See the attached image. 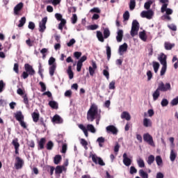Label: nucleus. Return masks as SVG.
Returning <instances> with one entry per match:
<instances>
[{
	"mask_svg": "<svg viewBox=\"0 0 178 178\" xmlns=\"http://www.w3.org/2000/svg\"><path fill=\"white\" fill-rule=\"evenodd\" d=\"M24 69L26 72H23L22 74V77H23V79H26L29 77V75L34 76V74H35V70H34L33 66L30 65V64H25Z\"/></svg>",
	"mask_w": 178,
	"mask_h": 178,
	"instance_id": "nucleus-1",
	"label": "nucleus"
},
{
	"mask_svg": "<svg viewBox=\"0 0 178 178\" xmlns=\"http://www.w3.org/2000/svg\"><path fill=\"white\" fill-rule=\"evenodd\" d=\"M56 59L54 57H51L49 59V72L50 76L52 77L54 74H55V71L56 70V63H55Z\"/></svg>",
	"mask_w": 178,
	"mask_h": 178,
	"instance_id": "nucleus-2",
	"label": "nucleus"
},
{
	"mask_svg": "<svg viewBox=\"0 0 178 178\" xmlns=\"http://www.w3.org/2000/svg\"><path fill=\"white\" fill-rule=\"evenodd\" d=\"M138 30H140V23L137 19H135L132 22V26L131 30V37H134L138 34Z\"/></svg>",
	"mask_w": 178,
	"mask_h": 178,
	"instance_id": "nucleus-3",
	"label": "nucleus"
},
{
	"mask_svg": "<svg viewBox=\"0 0 178 178\" xmlns=\"http://www.w3.org/2000/svg\"><path fill=\"white\" fill-rule=\"evenodd\" d=\"M90 157L92 158V162L95 163V165H99L100 166H105V162L101 157H99L95 154L90 153Z\"/></svg>",
	"mask_w": 178,
	"mask_h": 178,
	"instance_id": "nucleus-4",
	"label": "nucleus"
},
{
	"mask_svg": "<svg viewBox=\"0 0 178 178\" xmlns=\"http://www.w3.org/2000/svg\"><path fill=\"white\" fill-rule=\"evenodd\" d=\"M157 89L162 92H166V91H170V90H172V88L170 83H166L165 84L163 83V82H161L159 83Z\"/></svg>",
	"mask_w": 178,
	"mask_h": 178,
	"instance_id": "nucleus-5",
	"label": "nucleus"
},
{
	"mask_svg": "<svg viewBox=\"0 0 178 178\" xmlns=\"http://www.w3.org/2000/svg\"><path fill=\"white\" fill-rule=\"evenodd\" d=\"M106 131L108 134H113V136H118L119 130L116 127L113 125H108L106 127Z\"/></svg>",
	"mask_w": 178,
	"mask_h": 178,
	"instance_id": "nucleus-6",
	"label": "nucleus"
},
{
	"mask_svg": "<svg viewBox=\"0 0 178 178\" xmlns=\"http://www.w3.org/2000/svg\"><path fill=\"white\" fill-rule=\"evenodd\" d=\"M143 140L145 141V143H147L149 145H151L152 147H155V143H154V139L152 138V136L147 133L143 135Z\"/></svg>",
	"mask_w": 178,
	"mask_h": 178,
	"instance_id": "nucleus-7",
	"label": "nucleus"
},
{
	"mask_svg": "<svg viewBox=\"0 0 178 178\" xmlns=\"http://www.w3.org/2000/svg\"><path fill=\"white\" fill-rule=\"evenodd\" d=\"M48 20V17H44V18L42 19V21L39 23V31L40 33H44L47 29V22Z\"/></svg>",
	"mask_w": 178,
	"mask_h": 178,
	"instance_id": "nucleus-8",
	"label": "nucleus"
},
{
	"mask_svg": "<svg viewBox=\"0 0 178 178\" xmlns=\"http://www.w3.org/2000/svg\"><path fill=\"white\" fill-rule=\"evenodd\" d=\"M140 16L141 17H146V19L150 20V19H152V17L154 16V11L152 10L143 11L140 14Z\"/></svg>",
	"mask_w": 178,
	"mask_h": 178,
	"instance_id": "nucleus-9",
	"label": "nucleus"
},
{
	"mask_svg": "<svg viewBox=\"0 0 178 178\" xmlns=\"http://www.w3.org/2000/svg\"><path fill=\"white\" fill-rule=\"evenodd\" d=\"M15 168L17 170L22 169L23 168V163H24V161H23V159H22L20 157L17 156L15 158Z\"/></svg>",
	"mask_w": 178,
	"mask_h": 178,
	"instance_id": "nucleus-10",
	"label": "nucleus"
},
{
	"mask_svg": "<svg viewBox=\"0 0 178 178\" xmlns=\"http://www.w3.org/2000/svg\"><path fill=\"white\" fill-rule=\"evenodd\" d=\"M98 118V112H88L87 119L89 122H94Z\"/></svg>",
	"mask_w": 178,
	"mask_h": 178,
	"instance_id": "nucleus-11",
	"label": "nucleus"
},
{
	"mask_svg": "<svg viewBox=\"0 0 178 178\" xmlns=\"http://www.w3.org/2000/svg\"><path fill=\"white\" fill-rule=\"evenodd\" d=\"M123 163L125 166H130V165H131V159H130V158L127 157V153H124L123 154Z\"/></svg>",
	"mask_w": 178,
	"mask_h": 178,
	"instance_id": "nucleus-12",
	"label": "nucleus"
},
{
	"mask_svg": "<svg viewBox=\"0 0 178 178\" xmlns=\"http://www.w3.org/2000/svg\"><path fill=\"white\" fill-rule=\"evenodd\" d=\"M51 121L53 123H56V124H62V123H63V119L58 115H55Z\"/></svg>",
	"mask_w": 178,
	"mask_h": 178,
	"instance_id": "nucleus-13",
	"label": "nucleus"
},
{
	"mask_svg": "<svg viewBox=\"0 0 178 178\" xmlns=\"http://www.w3.org/2000/svg\"><path fill=\"white\" fill-rule=\"evenodd\" d=\"M166 55H165L163 53H162L160 56L159 57V60L161 63V65H168V63H166L167 59Z\"/></svg>",
	"mask_w": 178,
	"mask_h": 178,
	"instance_id": "nucleus-14",
	"label": "nucleus"
},
{
	"mask_svg": "<svg viewBox=\"0 0 178 178\" xmlns=\"http://www.w3.org/2000/svg\"><path fill=\"white\" fill-rule=\"evenodd\" d=\"M23 9V3H19L14 8V13L15 15H19V12H20Z\"/></svg>",
	"mask_w": 178,
	"mask_h": 178,
	"instance_id": "nucleus-15",
	"label": "nucleus"
},
{
	"mask_svg": "<svg viewBox=\"0 0 178 178\" xmlns=\"http://www.w3.org/2000/svg\"><path fill=\"white\" fill-rule=\"evenodd\" d=\"M143 126L144 127H152V121L147 118H145L143 119Z\"/></svg>",
	"mask_w": 178,
	"mask_h": 178,
	"instance_id": "nucleus-16",
	"label": "nucleus"
},
{
	"mask_svg": "<svg viewBox=\"0 0 178 178\" xmlns=\"http://www.w3.org/2000/svg\"><path fill=\"white\" fill-rule=\"evenodd\" d=\"M15 118L17 122H22V120H24V115L22 113V112H18L15 113Z\"/></svg>",
	"mask_w": 178,
	"mask_h": 178,
	"instance_id": "nucleus-17",
	"label": "nucleus"
},
{
	"mask_svg": "<svg viewBox=\"0 0 178 178\" xmlns=\"http://www.w3.org/2000/svg\"><path fill=\"white\" fill-rule=\"evenodd\" d=\"M116 40L118 42H122V40H123V30L120 29L117 33Z\"/></svg>",
	"mask_w": 178,
	"mask_h": 178,
	"instance_id": "nucleus-18",
	"label": "nucleus"
},
{
	"mask_svg": "<svg viewBox=\"0 0 178 178\" xmlns=\"http://www.w3.org/2000/svg\"><path fill=\"white\" fill-rule=\"evenodd\" d=\"M67 73L69 76L70 80H72L74 77V74L73 73V71L72 70V65H69L68 68L67 70Z\"/></svg>",
	"mask_w": 178,
	"mask_h": 178,
	"instance_id": "nucleus-19",
	"label": "nucleus"
},
{
	"mask_svg": "<svg viewBox=\"0 0 178 178\" xmlns=\"http://www.w3.org/2000/svg\"><path fill=\"white\" fill-rule=\"evenodd\" d=\"M176 156H177V154L175 152V150L173 149H172L170 154V159L171 162H175Z\"/></svg>",
	"mask_w": 178,
	"mask_h": 178,
	"instance_id": "nucleus-20",
	"label": "nucleus"
},
{
	"mask_svg": "<svg viewBox=\"0 0 178 178\" xmlns=\"http://www.w3.org/2000/svg\"><path fill=\"white\" fill-rule=\"evenodd\" d=\"M45 138H42L38 142V149H44V145H45Z\"/></svg>",
	"mask_w": 178,
	"mask_h": 178,
	"instance_id": "nucleus-21",
	"label": "nucleus"
},
{
	"mask_svg": "<svg viewBox=\"0 0 178 178\" xmlns=\"http://www.w3.org/2000/svg\"><path fill=\"white\" fill-rule=\"evenodd\" d=\"M33 121L37 123L40 120V114L38 113L33 112L31 115Z\"/></svg>",
	"mask_w": 178,
	"mask_h": 178,
	"instance_id": "nucleus-22",
	"label": "nucleus"
},
{
	"mask_svg": "<svg viewBox=\"0 0 178 178\" xmlns=\"http://www.w3.org/2000/svg\"><path fill=\"white\" fill-rule=\"evenodd\" d=\"M136 162L139 168H145V163H144V160H143V159L140 157L137 159Z\"/></svg>",
	"mask_w": 178,
	"mask_h": 178,
	"instance_id": "nucleus-23",
	"label": "nucleus"
},
{
	"mask_svg": "<svg viewBox=\"0 0 178 178\" xmlns=\"http://www.w3.org/2000/svg\"><path fill=\"white\" fill-rule=\"evenodd\" d=\"M97 40L100 41V42H104V41H105V40L104 39L105 38L104 37L102 32L99 31H97Z\"/></svg>",
	"mask_w": 178,
	"mask_h": 178,
	"instance_id": "nucleus-24",
	"label": "nucleus"
},
{
	"mask_svg": "<svg viewBox=\"0 0 178 178\" xmlns=\"http://www.w3.org/2000/svg\"><path fill=\"white\" fill-rule=\"evenodd\" d=\"M121 118L125 119V120H130V119H131V116L130 115V114L129 113L123 112L121 114Z\"/></svg>",
	"mask_w": 178,
	"mask_h": 178,
	"instance_id": "nucleus-25",
	"label": "nucleus"
},
{
	"mask_svg": "<svg viewBox=\"0 0 178 178\" xmlns=\"http://www.w3.org/2000/svg\"><path fill=\"white\" fill-rule=\"evenodd\" d=\"M165 49L167 51H170L172 48L175 47V44H172L170 42H166L164 44Z\"/></svg>",
	"mask_w": 178,
	"mask_h": 178,
	"instance_id": "nucleus-26",
	"label": "nucleus"
},
{
	"mask_svg": "<svg viewBox=\"0 0 178 178\" xmlns=\"http://www.w3.org/2000/svg\"><path fill=\"white\" fill-rule=\"evenodd\" d=\"M155 162V156L151 154L147 157V165H151Z\"/></svg>",
	"mask_w": 178,
	"mask_h": 178,
	"instance_id": "nucleus-27",
	"label": "nucleus"
},
{
	"mask_svg": "<svg viewBox=\"0 0 178 178\" xmlns=\"http://www.w3.org/2000/svg\"><path fill=\"white\" fill-rule=\"evenodd\" d=\"M106 51L107 59L108 60H109L112 55V50L111 49V47H109V45H107L106 47Z\"/></svg>",
	"mask_w": 178,
	"mask_h": 178,
	"instance_id": "nucleus-28",
	"label": "nucleus"
},
{
	"mask_svg": "<svg viewBox=\"0 0 178 178\" xmlns=\"http://www.w3.org/2000/svg\"><path fill=\"white\" fill-rule=\"evenodd\" d=\"M128 47L129 46L127 45V43H124L123 44L120 46L119 51L120 52H126Z\"/></svg>",
	"mask_w": 178,
	"mask_h": 178,
	"instance_id": "nucleus-29",
	"label": "nucleus"
},
{
	"mask_svg": "<svg viewBox=\"0 0 178 178\" xmlns=\"http://www.w3.org/2000/svg\"><path fill=\"white\" fill-rule=\"evenodd\" d=\"M79 127L84 133V135L86 136V137H88V131L87 130V128H86V127H84L83 124H80L79 125Z\"/></svg>",
	"mask_w": 178,
	"mask_h": 178,
	"instance_id": "nucleus-30",
	"label": "nucleus"
},
{
	"mask_svg": "<svg viewBox=\"0 0 178 178\" xmlns=\"http://www.w3.org/2000/svg\"><path fill=\"white\" fill-rule=\"evenodd\" d=\"M154 161H156L158 166H162L163 161H162V157H161V156H156Z\"/></svg>",
	"mask_w": 178,
	"mask_h": 178,
	"instance_id": "nucleus-31",
	"label": "nucleus"
},
{
	"mask_svg": "<svg viewBox=\"0 0 178 178\" xmlns=\"http://www.w3.org/2000/svg\"><path fill=\"white\" fill-rule=\"evenodd\" d=\"M159 91H161V90H158V88H157L153 93L154 101H156V99H158V98H159V97L161 95V92Z\"/></svg>",
	"mask_w": 178,
	"mask_h": 178,
	"instance_id": "nucleus-32",
	"label": "nucleus"
},
{
	"mask_svg": "<svg viewBox=\"0 0 178 178\" xmlns=\"http://www.w3.org/2000/svg\"><path fill=\"white\" fill-rule=\"evenodd\" d=\"M103 34H104V38H109L110 35H111V31H109V29L108 28H105L104 29V32H103Z\"/></svg>",
	"mask_w": 178,
	"mask_h": 178,
	"instance_id": "nucleus-33",
	"label": "nucleus"
},
{
	"mask_svg": "<svg viewBox=\"0 0 178 178\" xmlns=\"http://www.w3.org/2000/svg\"><path fill=\"white\" fill-rule=\"evenodd\" d=\"M139 37L143 41H147V34L145 33V31L140 32Z\"/></svg>",
	"mask_w": 178,
	"mask_h": 178,
	"instance_id": "nucleus-34",
	"label": "nucleus"
},
{
	"mask_svg": "<svg viewBox=\"0 0 178 178\" xmlns=\"http://www.w3.org/2000/svg\"><path fill=\"white\" fill-rule=\"evenodd\" d=\"M86 130L88 131H90V133H95V131H97V130L95 129V127H94V125L89 124L87 125V129Z\"/></svg>",
	"mask_w": 178,
	"mask_h": 178,
	"instance_id": "nucleus-35",
	"label": "nucleus"
},
{
	"mask_svg": "<svg viewBox=\"0 0 178 178\" xmlns=\"http://www.w3.org/2000/svg\"><path fill=\"white\" fill-rule=\"evenodd\" d=\"M97 143H99V146L100 147H104V145L102 144H104V143H105V138L101 136V137H99L97 139Z\"/></svg>",
	"mask_w": 178,
	"mask_h": 178,
	"instance_id": "nucleus-36",
	"label": "nucleus"
},
{
	"mask_svg": "<svg viewBox=\"0 0 178 178\" xmlns=\"http://www.w3.org/2000/svg\"><path fill=\"white\" fill-rule=\"evenodd\" d=\"M60 161H62V156L58 154L54 156V162L55 165H59V162H60Z\"/></svg>",
	"mask_w": 178,
	"mask_h": 178,
	"instance_id": "nucleus-37",
	"label": "nucleus"
},
{
	"mask_svg": "<svg viewBox=\"0 0 178 178\" xmlns=\"http://www.w3.org/2000/svg\"><path fill=\"white\" fill-rule=\"evenodd\" d=\"M49 105L52 109H58V103L55 101H50Z\"/></svg>",
	"mask_w": 178,
	"mask_h": 178,
	"instance_id": "nucleus-38",
	"label": "nucleus"
},
{
	"mask_svg": "<svg viewBox=\"0 0 178 178\" xmlns=\"http://www.w3.org/2000/svg\"><path fill=\"white\" fill-rule=\"evenodd\" d=\"M153 69L154 70V73H158V70H159V63L156 61L153 62Z\"/></svg>",
	"mask_w": 178,
	"mask_h": 178,
	"instance_id": "nucleus-39",
	"label": "nucleus"
},
{
	"mask_svg": "<svg viewBox=\"0 0 178 178\" xmlns=\"http://www.w3.org/2000/svg\"><path fill=\"white\" fill-rule=\"evenodd\" d=\"M63 169H65L64 166L61 167L60 165H58L56 168V171H55L56 175H60V173H62V172H63Z\"/></svg>",
	"mask_w": 178,
	"mask_h": 178,
	"instance_id": "nucleus-40",
	"label": "nucleus"
},
{
	"mask_svg": "<svg viewBox=\"0 0 178 178\" xmlns=\"http://www.w3.org/2000/svg\"><path fill=\"white\" fill-rule=\"evenodd\" d=\"M136 8V0H130L129 9L130 10H134Z\"/></svg>",
	"mask_w": 178,
	"mask_h": 178,
	"instance_id": "nucleus-41",
	"label": "nucleus"
},
{
	"mask_svg": "<svg viewBox=\"0 0 178 178\" xmlns=\"http://www.w3.org/2000/svg\"><path fill=\"white\" fill-rule=\"evenodd\" d=\"M88 112H98V107L95 104H92Z\"/></svg>",
	"mask_w": 178,
	"mask_h": 178,
	"instance_id": "nucleus-42",
	"label": "nucleus"
},
{
	"mask_svg": "<svg viewBox=\"0 0 178 178\" xmlns=\"http://www.w3.org/2000/svg\"><path fill=\"white\" fill-rule=\"evenodd\" d=\"M66 24V19H62L58 24V29L59 30H63V27H65V25Z\"/></svg>",
	"mask_w": 178,
	"mask_h": 178,
	"instance_id": "nucleus-43",
	"label": "nucleus"
},
{
	"mask_svg": "<svg viewBox=\"0 0 178 178\" xmlns=\"http://www.w3.org/2000/svg\"><path fill=\"white\" fill-rule=\"evenodd\" d=\"M60 1L62 0H50L47 1V3H52L54 6H56V5H59V3H60Z\"/></svg>",
	"mask_w": 178,
	"mask_h": 178,
	"instance_id": "nucleus-44",
	"label": "nucleus"
},
{
	"mask_svg": "<svg viewBox=\"0 0 178 178\" xmlns=\"http://www.w3.org/2000/svg\"><path fill=\"white\" fill-rule=\"evenodd\" d=\"M139 175L142 178H148V173L143 171V170H139Z\"/></svg>",
	"mask_w": 178,
	"mask_h": 178,
	"instance_id": "nucleus-45",
	"label": "nucleus"
},
{
	"mask_svg": "<svg viewBox=\"0 0 178 178\" xmlns=\"http://www.w3.org/2000/svg\"><path fill=\"white\" fill-rule=\"evenodd\" d=\"M26 24V17H22L21 20H19V24H18V27H23Z\"/></svg>",
	"mask_w": 178,
	"mask_h": 178,
	"instance_id": "nucleus-46",
	"label": "nucleus"
},
{
	"mask_svg": "<svg viewBox=\"0 0 178 178\" xmlns=\"http://www.w3.org/2000/svg\"><path fill=\"white\" fill-rule=\"evenodd\" d=\"M39 84L40 85V87H41V92H45V91H47V86L45 85V83L42 81H40Z\"/></svg>",
	"mask_w": 178,
	"mask_h": 178,
	"instance_id": "nucleus-47",
	"label": "nucleus"
},
{
	"mask_svg": "<svg viewBox=\"0 0 178 178\" xmlns=\"http://www.w3.org/2000/svg\"><path fill=\"white\" fill-rule=\"evenodd\" d=\"M46 148L47 149H48L49 151H51V149H52V148H54V143H52V141H49L47 143V145H46Z\"/></svg>",
	"mask_w": 178,
	"mask_h": 178,
	"instance_id": "nucleus-48",
	"label": "nucleus"
},
{
	"mask_svg": "<svg viewBox=\"0 0 178 178\" xmlns=\"http://www.w3.org/2000/svg\"><path fill=\"white\" fill-rule=\"evenodd\" d=\"M71 22L72 24H76L77 23V15H72V17H71Z\"/></svg>",
	"mask_w": 178,
	"mask_h": 178,
	"instance_id": "nucleus-49",
	"label": "nucleus"
},
{
	"mask_svg": "<svg viewBox=\"0 0 178 178\" xmlns=\"http://www.w3.org/2000/svg\"><path fill=\"white\" fill-rule=\"evenodd\" d=\"M123 19L124 22H127V20H129V19H130V13H129V11H126L123 14Z\"/></svg>",
	"mask_w": 178,
	"mask_h": 178,
	"instance_id": "nucleus-50",
	"label": "nucleus"
},
{
	"mask_svg": "<svg viewBox=\"0 0 178 178\" xmlns=\"http://www.w3.org/2000/svg\"><path fill=\"white\" fill-rule=\"evenodd\" d=\"M12 144L15 148H19V147H20V144H19L17 138L13 140Z\"/></svg>",
	"mask_w": 178,
	"mask_h": 178,
	"instance_id": "nucleus-51",
	"label": "nucleus"
},
{
	"mask_svg": "<svg viewBox=\"0 0 178 178\" xmlns=\"http://www.w3.org/2000/svg\"><path fill=\"white\" fill-rule=\"evenodd\" d=\"M168 68V65H163L161 70L160 75L164 76V74L166 73V69Z\"/></svg>",
	"mask_w": 178,
	"mask_h": 178,
	"instance_id": "nucleus-52",
	"label": "nucleus"
},
{
	"mask_svg": "<svg viewBox=\"0 0 178 178\" xmlns=\"http://www.w3.org/2000/svg\"><path fill=\"white\" fill-rule=\"evenodd\" d=\"M81 67H83V63L77 61L76 63V72H81Z\"/></svg>",
	"mask_w": 178,
	"mask_h": 178,
	"instance_id": "nucleus-53",
	"label": "nucleus"
},
{
	"mask_svg": "<svg viewBox=\"0 0 178 178\" xmlns=\"http://www.w3.org/2000/svg\"><path fill=\"white\" fill-rule=\"evenodd\" d=\"M168 29L172 31H176L177 30V26L175 24H171L168 25Z\"/></svg>",
	"mask_w": 178,
	"mask_h": 178,
	"instance_id": "nucleus-54",
	"label": "nucleus"
},
{
	"mask_svg": "<svg viewBox=\"0 0 178 178\" xmlns=\"http://www.w3.org/2000/svg\"><path fill=\"white\" fill-rule=\"evenodd\" d=\"M98 27L99 26L97 24H92L88 26V29L94 31V30H97Z\"/></svg>",
	"mask_w": 178,
	"mask_h": 178,
	"instance_id": "nucleus-55",
	"label": "nucleus"
},
{
	"mask_svg": "<svg viewBox=\"0 0 178 178\" xmlns=\"http://www.w3.org/2000/svg\"><path fill=\"white\" fill-rule=\"evenodd\" d=\"M152 4V1H147L146 3H145V5H144L145 9H147L148 10V9H149V8H151Z\"/></svg>",
	"mask_w": 178,
	"mask_h": 178,
	"instance_id": "nucleus-56",
	"label": "nucleus"
},
{
	"mask_svg": "<svg viewBox=\"0 0 178 178\" xmlns=\"http://www.w3.org/2000/svg\"><path fill=\"white\" fill-rule=\"evenodd\" d=\"M42 72H44V69H42V65L41 63H39V70L38 73L41 77H42L44 75L42 74Z\"/></svg>",
	"mask_w": 178,
	"mask_h": 178,
	"instance_id": "nucleus-57",
	"label": "nucleus"
},
{
	"mask_svg": "<svg viewBox=\"0 0 178 178\" xmlns=\"http://www.w3.org/2000/svg\"><path fill=\"white\" fill-rule=\"evenodd\" d=\"M81 51H75L74 53V58H76V59H80V58L81 57Z\"/></svg>",
	"mask_w": 178,
	"mask_h": 178,
	"instance_id": "nucleus-58",
	"label": "nucleus"
},
{
	"mask_svg": "<svg viewBox=\"0 0 178 178\" xmlns=\"http://www.w3.org/2000/svg\"><path fill=\"white\" fill-rule=\"evenodd\" d=\"M115 81H112L109 83V86H108L109 90H115L116 88V87L115 86Z\"/></svg>",
	"mask_w": 178,
	"mask_h": 178,
	"instance_id": "nucleus-59",
	"label": "nucleus"
},
{
	"mask_svg": "<svg viewBox=\"0 0 178 178\" xmlns=\"http://www.w3.org/2000/svg\"><path fill=\"white\" fill-rule=\"evenodd\" d=\"M161 104V106H168V105H169V101L166 99H163Z\"/></svg>",
	"mask_w": 178,
	"mask_h": 178,
	"instance_id": "nucleus-60",
	"label": "nucleus"
},
{
	"mask_svg": "<svg viewBox=\"0 0 178 178\" xmlns=\"http://www.w3.org/2000/svg\"><path fill=\"white\" fill-rule=\"evenodd\" d=\"M76 44V40L71 39L69 42L67 43V47H73Z\"/></svg>",
	"mask_w": 178,
	"mask_h": 178,
	"instance_id": "nucleus-61",
	"label": "nucleus"
},
{
	"mask_svg": "<svg viewBox=\"0 0 178 178\" xmlns=\"http://www.w3.org/2000/svg\"><path fill=\"white\" fill-rule=\"evenodd\" d=\"M129 173L131 175H134V173H137V169L134 166H131Z\"/></svg>",
	"mask_w": 178,
	"mask_h": 178,
	"instance_id": "nucleus-62",
	"label": "nucleus"
},
{
	"mask_svg": "<svg viewBox=\"0 0 178 178\" xmlns=\"http://www.w3.org/2000/svg\"><path fill=\"white\" fill-rule=\"evenodd\" d=\"M177 104H178V97H177L176 98L173 99L171 101V105H172V106H175Z\"/></svg>",
	"mask_w": 178,
	"mask_h": 178,
	"instance_id": "nucleus-63",
	"label": "nucleus"
},
{
	"mask_svg": "<svg viewBox=\"0 0 178 178\" xmlns=\"http://www.w3.org/2000/svg\"><path fill=\"white\" fill-rule=\"evenodd\" d=\"M14 72L19 74V64L18 63H15L14 64V67H13Z\"/></svg>",
	"mask_w": 178,
	"mask_h": 178,
	"instance_id": "nucleus-64",
	"label": "nucleus"
}]
</instances>
